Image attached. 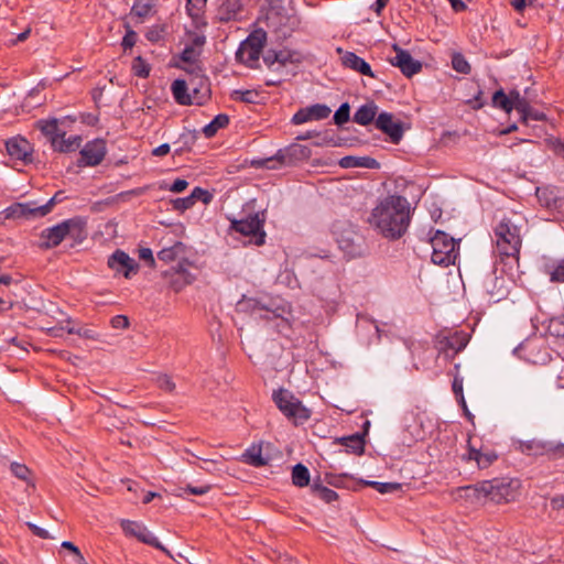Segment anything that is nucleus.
Masks as SVG:
<instances>
[{"instance_id": "nucleus-15", "label": "nucleus", "mask_w": 564, "mask_h": 564, "mask_svg": "<svg viewBox=\"0 0 564 564\" xmlns=\"http://www.w3.org/2000/svg\"><path fill=\"white\" fill-rule=\"evenodd\" d=\"M107 153L106 141L101 138L88 141L80 150V158L77 161L79 167L97 166L105 159Z\"/></svg>"}, {"instance_id": "nucleus-62", "label": "nucleus", "mask_w": 564, "mask_h": 564, "mask_svg": "<svg viewBox=\"0 0 564 564\" xmlns=\"http://www.w3.org/2000/svg\"><path fill=\"white\" fill-rule=\"evenodd\" d=\"M498 455L495 452L482 453L481 456L477 459V466L480 469L488 468L494 462H496Z\"/></svg>"}, {"instance_id": "nucleus-14", "label": "nucleus", "mask_w": 564, "mask_h": 564, "mask_svg": "<svg viewBox=\"0 0 564 564\" xmlns=\"http://www.w3.org/2000/svg\"><path fill=\"white\" fill-rule=\"evenodd\" d=\"M468 344V336L464 332H454L449 335H437L436 348L446 359H453Z\"/></svg>"}, {"instance_id": "nucleus-51", "label": "nucleus", "mask_w": 564, "mask_h": 564, "mask_svg": "<svg viewBox=\"0 0 564 564\" xmlns=\"http://www.w3.org/2000/svg\"><path fill=\"white\" fill-rule=\"evenodd\" d=\"M259 96L257 90H234L231 94V98L236 101L245 102V104H254L257 97Z\"/></svg>"}, {"instance_id": "nucleus-63", "label": "nucleus", "mask_w": 564, "mask_h": 564, "mask_svg": "<svg viewBox=\"0 0 564 564\" xmlns=\"http://www.w3.org/2000/svg\"><path fill=\"white\" fill-rule=\"evenodd\" d=\"M182 489L185 492H188L191 495L203 496L210 491L212 486L210 485H204V486L187 485L185 488H182Z\"/></svg>"}, {"instance_id": "nucleus-52", "label": "nucleus", "mask_w": 564, "mask_h": 564, "mask_svg": "<svg viewBox=\"0 0 564 564\" xmlns=\"http://www.w3.org/2000/svg\"><path fill=\"white\" fill-rule=\"evenodd\" d=\"M509 100L514 105V110L520 112L521 110L525 109V105L530 100L528 97L521 96L520 91L516 88L511 89L507 94Z\"/></svg>"}, {"instance_id": "nucleus-31", "label": "nucleus", "mask_w": 564, "mask_h": 564, "mask_svg": "<svg viewBox=\"0 0 564 564\" xmlns=\"http://www.w3.org/2000/svg\"><path fill=\"white\" fill-rule=\"evenodd\" d=\"M241 10L240 0H223L217 9L216 19L219 22H229L236 20L238 12Z\"/></svg>"}, {"instance_id": "nucleus-8", "label": "nucleus", "mask_w": 564, "mask_h": 564, "mask_svg": "<svg viewBox=\"0 0 564 564\" xmlns=\"http://www.w3.org/2000/svg\"><path fill=\"white\" fill-rule=\"evenodd\" d=\"M265 219V210L249 214L246 218L232 219L230 230L251 237L250 241L256 246H263L267 236L263 229Z\"/></svg>"}, {"instance_id": "nucleus-17", "label": "nucleus", "mask_w": 564, "mask_h": 564, "mask_svg": "<svg viewBox=\"0 0 564 564\" xmlns=\"http://www.w3.org/2000/svg\"><path fill=\"white\" fill-rule=\"evenodd\" d=\"M375 126L378 130L389 137L392 143L398 144L404 134V124L400 120H394L390 112L382 111L378 115Z\"/></svg>"}, {"instance_id": "nucleus-5", "label": "nucleus", "mask_w": 564, "mask_h": 564, "mask_svg": "<svg viewBox=\"0 0 564 564\" xmlns=\"http://www.w3.org/2000/svg\"><path fill=\"white\" fill-rule=\"evenodd\" d=\"M267 43V32L262 29L252 31L246 40H243L237 52V62L245 64L250 68L259 67V58Z\"/></svg>"}, {"instance_id": "nucleus-32", "label": "nucleus", "mask_w": 564, "mask_h": 564, "mask_svg": "<svg viewBox=\"0 0 564 564\" xmlns=\"http://www.w3.org/2000/svg\"><path fill=\"white\" fill-rule=\"evenodd\" d=\"M41 132L50 139L51 145L56 147L59 137H65L66 132L61 131L58 128V120L53 118L51 120H41L37 122Z\"/></svg>"}, {"instance_id": "nucleus-48", "label": "nucleus", "mask_w": 564, "mask_h": 564, "mask_svg": "<svg viewBox=\"0 0 564 564\" xmlns=\"http://www.w3.org/2000/svg\"><path fill=\"white\" fill-rule=\"evenodd\" d=\"M452 67L460 74L468 75L471 72V67L465 56L462 53H454L452 55Z\"/></svg>"}, {"instance_id": "nucleus-46", "label": "nucleus", "mask_w": 564, "mask_h": 564, "mask_svg": "<svg viewBox=\"0 0 564 564\" xmlns=\"http://www.w3.org/2000/svg\"><path fill=\"white\" fill-rule=\"evenodd\" d=\"M23 216L22 219L31 220L44 217L45 214L42 212V205L37 206L35 202L22 203Z\"/></svg>"}, {"instance_id": "nucleus-6", "label": "nucleus", "mask_w": 564, "mask_h": 564, "mask_svg": "<svg viewBox=\"0 0 564 564\" xmlns=\"http://www.w3.org/2000/svg\"><path fill=\"white\" fill-rule=\"evenodd\" d=\"M236 311L257 315L264 319L282 317L285 313L284 306L275 304L270 297H248L246 295L237 302Z\"/></svg>"}, {"instance_id": "nucleus-11", "label": "nucleus", "mask_w": 564, "mask_h": 564, "mask_svg": "<svg viewBox=\"0 0 564 564\" xmlns=\"http://www.w3.org/2000/svg\"><path fill=\"white\" fill-rule=\"evenodd\" d=\"M120 527L126 535L135 538L138 541L153 546L167 556L172 557L171 552L159 541V539L142 523L133 520L122 519Z\"/></svg>"}, {"instance_id": "nucleus-55", "label": "nucleus", "mask_w": 564, "mask_h": 564, "mask_svg": "<svg viewBox=\"0 0 564 564\" xmlns=\"http://www.w3.org/2000/svg\"><path fill=\"white\" fill-rule=\"evenodd\" d=\"M191 196L193 198L194 204L197 200H202L205 205H208L214 198V195L210 192H208L207 189H204L199 186H196L192 191Z\"/></svg>"}, {"instance_id": "nucleus-30", "label": "nucleus", "mask_w": 564, "mask_h": 564, "mask_svg": "<svg viewBox=\"0 0 564 564\" xmlns=\"http://www.w3.org/2000/svg\"><path fill=\"white\" fill-rule=\"evenodd\" d=\"M194 280L195 276L182 263H178L174 272L171 273L170 285L175 292H180Z\"/></svg>"}, {"instance_id": "nucleus-29", "label": "nucleus", "mask_w": 564, "mask_h": 564, "mask_svg": "<svg viewBox=\"0 0 564 564\" xmlns=\"http://www.w3.org/2000/svg\"><path fill=\"white\" fill-rule=\"evenodd\" d=\"M339 166L343 169L366 167L377 170L380 163L371 156L346 155L339 160Z\"/></svg>"}, {"instance_id": "nucleus-26", "label": "nucleus", "mask_w": 564, "mask_h": 564, "mask_svg": "<svg viewBox=\"0 0 564 564\" xmlns=\"http://www.w3.org/2000/svg\"><path fill=\"white\" fill-rule=\"evenodd\" d=\"M276 24L279 32V36L281 39H288L291 36V34L300 28L301 24V18L293 13V14H284L281 13V15H278L276 18Z\"/></svg>"}, {"instance_id": "nucleus-54", "label": "nucleus", "mask_w": 564, "mask_h": 564, "mask_svg": "<svg viewBox=\"0 0 564 564\" xmlns=\"http://www.w3.org/2000/svg\"><path fill=\"white\" fill-rule=\"evenodd\" d=\"M10 470L17 478L24 480V481H29L31 470L24 464L13 462L10 465Z\"/></svg>"}, {"instance_id": "nucleus-9", "label": "nucleus", "mask_w": 564, "mask_h": 564, "mask_svg": "<svg viewBox=\"0 0 564 564\" xmlns=\"http://www.w3.org/2000/svg\"><path fill=\"white\" fill-rule=\"evenodd\" d=\"M497 248L502 256L518 257L521 248L520 229L509 219H502L495 229Z\"/></svg>"}, {"instance_id": "nucleus-37", "label": "nucleus", "mask_w": 564, "mask_h": 564, "mask_svg": "<svg viewBox=\"0 0 564 564\" xmlns=\"http://www.w3.org/2000/svg\"><path fill=\"white\" fill-rule=\"evenodd\" d=\"M311 474L308 468L302 463H297L292 468V484L303 488L310 485Z\"/></svg>"}, {"instance_id": "nucleus-25", "label": "nucleus", "mask_w": 564, "mask_h": 564, "mask_svg": "<svg viewBox=\"0 0 564 564\" xmlns=\"http://www.w3.org/2000/svg\"><path fill=\"white\" fill-rule=\"evenodd\" d=\"M341 63L345 67L350 68L361 75L372 78L376 77L370 64L354 52H344L341 55Z\"/></svg>"}, {"instance_id": "nucleus-18", "label": "nucleus", "mask_w": 564, "mask_h": 564, "mask_svg": "<svg viewBox=\"0 0 564 564\" xmlns=\"http://www.w3.org/2000/svg\"><path fill=\"white\" fill-rule=\"evenodd\" d=\"M107 264L112 271L122 274L126 279H130L139 270L138 262L121 249H117L109 256Z\"/></svg>"}, {"instance_id": "nucleus-2", "label": "nucleus", "mask_w": 564, "mask_h": 564, "mask_svg": "<svg viewBox=\"0 0 564 564\" xmlns=\"http://www.w3.org/2000/svg\"><path fill=\"white\" fill-rule=\"evenodd\" d=\"M86 227V219L75 216L46 228L41 232L40 248L43 250L56 248L65 238H70L74 245H79L87 238Z\"/></svg>"}, {"instance_id": "nucleus-42", "label": "nucleus", "mask_w": 564, "mask_h": 564, "mask_svg": "<svg viewBox=\"0 0 564 564\" xmlns=\"http://www.w3.org/2000/svg\"><path fill=\"white\" fill-rule=\"evenodd\" d=\"M360 485L364 487H371L380 494L394 492L401 489L400 482H380L376 480H360Z\"/></svg>"}, {"instance_id": "nucleus-10", "label": "nucleus", "mask_w": 564, "mask_h": 564, "mask_svg": "<svg viewBox=\"0 0 564 564\" xmlns=\"http://www.w3.org/2000/svg\"><path fill=\"white\" fill-rule=\"evenodd\" d=\"M175 67L184 69L192 77L189 79V86L192 87V100L197 106H204L212 97L210 82L209 78L202 74L203 69L198 66L194 68H185L178 64H174Z\"/></svg>"}, {"instance_id": "nucleus-53", "label": "nucleus", "mask_w": 564, "mask_h": 564, "mask_svg": "<svg viewBox=\"0 0 564 564\" xmlns=\"http://www.w3.org/2000/svg\"><path fill=\"white\" fill-rule=\"evenodd\" d=\"M166 30V24H155L147 31L145 39L151 43H158L162 40Z\"/></svg>"}, {"instance_id": "nucleus-50", "label": "nucleus", "mask_w": 564, "mask_h": 564, "mask_svg": "<svg viewBox=\"0 0 564 564\" xmlns=\"http://www.w3.org/2000/svg\"><path fill=\"white\" fill-rule=\"evenodd\" d=\"M132 72L140 78H147L150 75L151 67L141 56H137L132 62Z\"/></svg>"}, {"instance_id": "nucleus-13", "label": "nucleus", "mask_w": 564, "mask_h": 564, "mask_svg": "<svg viewBox=\"0 0 564 564\" xmlns=\"http://www.w3.org/2000/svg\"><path fill=\"white\" fill-rule=\"evenodd\" d=\"M311 154L312 151L308 147L292 143L284 149H280L274 156L267 159L263 164L269 169L275 167V165H269L273 161H278L282 165H294L297 162L308 160Z\"/></svg>"}, {"instance_id": "nucleus-16", "label": "nucleus", "mask_w": 564, "mask_h": 564, "mask_svg": "<svg viewBox=\"0 0 564 564\" xmlns=\"http://www.w3.org/2000/svg\"><path fill=\"white\" fill-rule=\"evenodd\" d=\"M392 50L395 52V56L389 62L392 66L398 67L405 77L411 78L422 70V62L414 59L409 51L398 44H393Z\"/></svg>"}, {"instance_id": "nucleus-33", "label": "nucleus", "mask_w": 564, "mask_h": 564, "mask_svg": "<svg viewBox=\"0 0 564 564\" xmlns=\"http://www.w3.org/2000/svg\"><path fill=\"white\" fill-rule=\"evenodd\" d=\"M174 100L182 106L193 105L192 95L188 93V84L185 79L177 78L171 85Z\"/></svg>"}, {"instance_id": "nucleus-58", "label": "nucleus", "mask_w": 564, "mask_h": 564, "mask_svg": "<svg viewBox=\"0 0 564 564\" xmlns=\"http://www.w3.org/2000/svg\"><path fill=\"white\" fill-rule=\"evenodd\" d=\"M126 29L127 31L121 42L123 51L131 50L138 40L135 31H133L128 24L126 25Z\"/></svg>"}, {"instance_id": "nucleus-20", "label": "nucleus", "mask_w": 564, "mask_h": 564, "mask_svg": "<svg viewBox=\"0 0 564 564\" xmlns=\"http://www.w3.org/2000/svg\"><path fill=\"white\" fill-rule=\"evenodd\" d=\"M6 150L11 159L21 161L25 165L33 162V145L21 135L8 139Z\"/></svg>"}, {"instance_id": "nucleus-1", "label": "nucleus", "mask_w": 564, "mask_h": 564, "mask_svg": "<svg viewBox=\"0 0 564 564\" xmlns=\"http://www.w3.org/2000/svg\"><path fill=\"white\" fill-rule=\"evenodd\" d=\"M410 221V203L397 194L381 199L369 217V224L390 240L400 239L406 232Z\"/></svg>"}, {"instance_id": "nucleus-19", "label": "nucleus", "mask_w": 564, "mask_h": 564, "mask_svg": "<svg viewBox=\"0 0 564 564\" xmlns=\"http://www.w3.org/2000/svg\"><path fill=\"white\" fill-rule=\"evenodd\" d=\"M488 489V499L494 502L500 503L509 501L514 497L516 485L513 480L506 478H494L486 480Z\"/></svg>"}, {"instance_id": "nucleus-12", "label": "nucleus", "mask_w": 564, "mask_h": 564, "mask_svg": "<svg viewBox=\"0 0 564 564\" xmlns=\"http://www.w3.org/2000/svg\"><path fill=\"white\" fill-rule=\"evenodd\" d=\"M518 448L527 455H547L551 458L564 457V443L553 441H520Z\"/></svg>"}, {"instance_id": "nucleus-4", "label": "nucleus", "mask_w": 564, "mask_h": 564, "mask_svg": "<svg viewBox=\"0 0 564 564\" xmlns=\"http://www.w3.org/2000/svg\"><path fill=\"white\" fill-rule=\"evenodd\" d=\"M272 399L278 409L293 421L294 425L304 424L311 417L312 411L288 389L274 390Z\"/></svg>"}, {"instance_id": "nucleus-60", "label": "nucleus", "mask_w": 564, "mask_h": 564, "mask_svg": "<svg viewBox=\"0 0 564 564\" xmlns=\"http://www.w3.org/2000/svg\"><path fill=\"white\" fill-rule=\"evenodd\" d=\"M3 213L7 219H22V216L24 215L22 203H14L10 205L3 210Z\"/></svg>"}, {"instance_id": "nucleus-39", "label": "nucleus", "mask_w": 564, "mask_h": 564, "mask_svg": "<svg viewBox=\"0 0 564 564\" xmlns=\"http://www.w3.org/2000/svg\"><path fill=\"white\" fill-rule=\"evenodd\" d=\"M492 107L505 111L506 113H511L514 110V105L509 100L506 91L502 88L497 89L491 98Z\"/></svg>"}, {"instance_id": "nucleus-64", "label": "nucleus", "mask_w": 564, "mask_h": 564, "mask_svg": "<svg viewBox=\"0 0 564 564\" xmlns=\"http://www.w3.org/2000/svg\"><path fill=\"white\" fill-rule=\"evenodd\" d=\"M463 381H464L463 377H460L457 373L454 375L452 390H453V393L455 394L456 400L462 399V397H464Z\"/></svg>"}, {"instance_id": "nucleus-3", "label": "nucleus", "mask_w": 564, "mask_h": 564, "mask_svg": "<svg viewBox=\"0 0 564 564\" xmlns=\"http://www.w3.org/2000/svg\"><path fill=\"white\" fill-rule=\"evenodd\" d=\"M333 234L339 249L349 259L362 257L367 251L366 239L357 230L356 226L348 221H336L333 225Z\"/></svg>"}, {"instance_id": "nucleus-44", "label": "nucleus", "mask_w": 564, "mask_h": 564, "mask_svg": "<svg viewBox=\"0 0 564 564\" xmlns=\"http://www.w3.org/2000/svg\"><path fill=\"white\" fill-rule=\"evenodd\" d=\"M185 245L181 241L175 242L172 247L163 248L158 252V259L164 262L174 261L177 256L183 252Z\"/></svg>"}, {"instance_id": "nucleus-56", "label": "nucleus", "mask_w": 564, "mask_h": 564, "mask_svg": "<svg viewBox=\"0 0 564 564\" xmlns=\"http://www.w3.org/2000/svg\"><path fill=\"white\" fill-rule=\"evenodd\" d=\"M171 204L174 210H178L181 213L192 208L195 205L191 194L186 197L171 199Z\"/></svg>"}, {"instance_id": "nucleus-27", "label": "nucleus", "mask_w": 564, "mask_h": 564, "mask_svg": "<svg viewBox=\"0 0 564 564\" xmlns=\"http://www.w3.org/2000/svg\"><path fill=\"white\" fill-rule=\"evenodd\" d=\"M378 109V105L373 100H370L357 109L354 113L352 121L360 126H368L376 121L379 115Z\"/></svg>"}, {"instance_id": "nucleus-35", "label": "nucleus", "mask_w": 564, "mask_h": 564, "mask_svg": "<svg viewBox=\"0 0 564 564\" xmlns=\"http://www.w3.org/2000/svg\"><path fill=\"white\" fill-rule=\"evenodd\" d=\"M245 462L253 467H263L269 464V458L262 455L261 445H252L243 453Z\"/></svg>"}, {"instance_id": "nucleus-38", "label": "nucleus", "mask_w": 564, "mask_h": 564, "mask_svg": "<svg viewBox=\"0 0 564 564\" xmlns=\"http://www.w3.org/2000/svg\"><path fill=\"white\" fill-rule=\"evenodd\" d=\"M311 492L326 503H330L338 499V494L335 490L325 487L318 480H315L311 486Z\"/></svg>"}, {"instance_id": "nucleus-49", "label": "nucleus", "mask_w": 564, "mask_h": 564, "mask_svg": "<svg viewBox=\"0 0 564 564\" xmlns=\"http://www.w3.org/2000/svg\"><path fill=\"white\" fill-rule=\"evenodd\" d=\"M278 54L280 58V66H285L286 64H300L303 59L301 53L296 51L281 50Z\"/></svg>"}, {"instance_id": "nucleus-45", "label": "nucleus", "mask_w": 564, "mask_h": 564, "mask_svg": "<svg viewBox=\"0 0 564 564\" xmlns=\"http://www.w3.org/2000/svg\"><path fill=\"white\" fill-rule=\"evenodd\" d=\"M546 332L552 337L564 338V315L550 318Z\"/></svg>"}, {"instance_id": "nucleus-43", "label": "nucleus", "mask_w": 564, "mask_h": 564, "mask_svg": "<svg viewBox=\"0 0 564 564\" xmlns=\"http://www.w3.org/2000/svg\"><path fill=\"white\" fill-rule=\"evenodd\" d=\"M519 113L520 122L523 124H529L530 120L547 121V116L544 112L533 109L531 107V100H529L528 104L525 105V109L521 110Z\"/></svg>"}, {"instance_id": "nucleus-23", "label": "nucleus", "mask_w": 564, "mask_h": 564, "mask_svg": "<svg viewBox=\"0 0 564 564\" xmlns=\"http://www.w3.org/2000/svg\"><path fill=\"white\" fill-rule=\"evenodd\" d=\"M189 35H193L191 44L185 45L184 50L180 53L178 58L186 64H195L198 57L202 54V47L206 43V36L203 34H195L193 32H188Z\"/></svg>"}, {"instance_id": "nucleus-61", "label": "nucleus", "mask_w": 564, "mask_h": 564, "mask_svg": "<svg viewBox=\"0 0 564 564\" xmlns=\"http://www.w3.org/2000/svg\"><path fill=\"white\" fill-rule=\"evenodd\" d=\"M550 279L552 282H564V258L557 260L553 265Z\"/></svg>"}, {"instance_id": "nucleus-41", "label": "nucleus", "mask_w": 564, "mask_h": 564, "mask_svg": "<svg viewBox=\"0 0 564 564\" xmlns=\"http://www.w3.org/2000/svg\"><path fill=\"white\" fill-rule=\"evenodd\" d=\"M82 143V137L72 135L69 138L59 137L56 147H52L54 151H58L61 153H70L76 151Z\"/></svg>"}, {"instance_id": "nucleus-28", "label": "nucleus", "mask_w": 564, "mask_h": 564, "mask_svg": "<svg viewBox=\"0 0 564 564\" xmlns=\"http://www.w3.org/2000/svg\"><path fill=\"white\" fill-rule=\"evenodd\" d=\"M335 443L345 446L347 453L358 456L365 453L366 440L365 435L361 433L338 437L335 440Z\"/></svg>"}, {"instance_id": "nucleus-34", "label": "nucleus", "mask_w": 564, "mask_h": 564, "mask_svg": "<svg viewBox=\"0 0 564 564\" xmlns=\"http://www.w3.org/2000/svg\"><path fill=\"white\" fill-rule=\"evenodd\" d=\"M198 133L195 130H187L180 134L178 139L174 142L177 145L174 150V155H182L185 152H189L193 145L196 143Z\"/></svg>"}, {"instance_id": "nucleus-21", "label": "nucleus", "mask_w": 564, "mask_h": 564, "mask_svg": "<svg viewBox=\"0 0 564 564\" xmlns=\"http://www.w3.org/2000/svg\"><path fill=\"white\" fill-rule=\"evenodd\" d=\"M332 109L325 104H315L300 108L291 119L293 124H302L313 120H323L329 117Z\"/></svg>"}, {"instance_id": "nucleus-24", "label": "nucleus", "mask_w": 564, "mask_h": 564, "mask_svg": "<svg viewBox=\"0 0 564 564\" xmlns=\"http://www.w3.org/2000/svg\"><path fill=\"white\" fill-rule=\"evenodd\" d=\"M487 482L478 481L475 485L462 486L456 488L457 498L465 499L470 503H478L481 499L488 498Z\"/></svg>"}, {"instance_id": "nucleus-57", "label": "nucleus", "mask_w": 564, "mask_h": 564, "mask_svg": "<svg viewBox=\"0 0 564 564\" xmlns=\"http://www.w3.org/2000/svg\"><path fill=\"white\" fill-rule=\"evenodd\" d=\"M207 0H187L186 10L194 20L199 17L202 9L206 6Z\"/></svg>"}, {"instance_id": "nucleus-47", "label": "nucleus", "mask_w": 564, "mask_h": 564, "mask_svg": "<svg viewBox=\"0 0 564 564\" xmlns=\"http://www.w3.org/2000/svg\"><path fill=\"white\" fill-rule=\"evenodd\" d=\"M350 120V105L349 102H343L333 116V121L336 126L343 127Z\"/></svg>"}, {"instance_id": "nucleus-22", "label": "nucleus", "mask_w": 564, "mask_h": 564, "mask_svg": "<svg viewBox=\"0 0 564 564\" xmlns=\"http://www.w3.org/2000/svg\"><path fill=\"white\" fill-rule=\"evenodd\" d=\"M535 195L540 205L547 209L561 212L564 208V197L555 186L536 187Z\"/></svg>"}, {"instance_id": "nucleus-7", "label": "nucleus", "mask_w": 564, "mask_h": 564, "mask_svg": "<svg viewBox=\"0 0 564 564\" xmlns=\"http://www.w3.org/2000/svg\"><path fill=\"white\" fill-rule=\"evenodd\" d=\"M430 242L433 248L431 256L433 263L442 267H448L455 263L458 256L459 240H455L442 230H436Z\"/></svg>"}, {"instance_id": "nucleus-40", "label": "nucleus", "mask_w": 564, "mask_h": 564, "mask_svg": "<svg viewBox=\"0 0 564 564\" xmlns=\"http://www.w3.org/2000/svg\"><path fill=\"white\" fill-rule=\"evenodd\" d=\"M229 124V116L226 113L217 115L208 124L203 128V133L206 138L214 137L219 129Z\"/></svg>"}, {"instance_id": "nucleus-36", "label": "nucleus", "mask_w": 564, "mask_h": 564, "mask_svg": "<svg viewBox=\"0 0 564 564\" xmlns=\"http://www.w3.org/2000/svg\"><path fill=\"white\" fill-rule=\"evenodd\" d=\"M158 1L159 0H134L130 15L137 17L143 21L147 17L152 14Z\"/></svg>"}, {"instance_id": "nucleus-59", "label": "nucleus", "mask_w": 564, "mask_h": 564, "mask_svg": "<svg viewBox=\"0 0 564 564\" xmlns=\"http://www.w3.org/2000/svg\"><path fill=\"white\" fill-rule=\"evenodd\" d=\"M66 198L65 194L63 191H57L53 197H51L44 205H42V208L41 209L42 212H44L45 216L47 214H50L53 209V207L58 204V203H62L64 199Z\"/></svg>"}]
</instances>
